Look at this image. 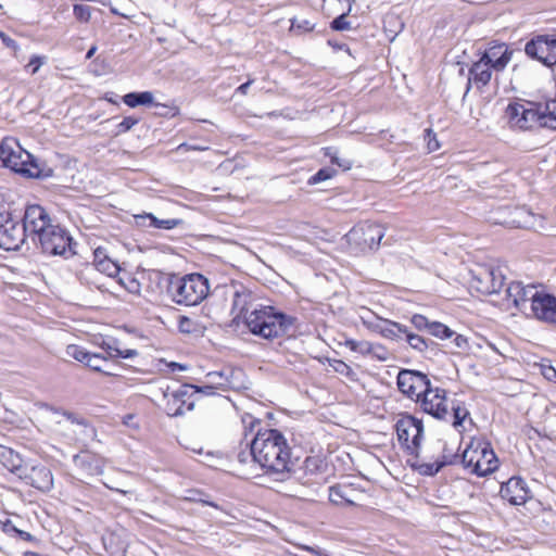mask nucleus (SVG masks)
Here are the masks:
<instances>
[{
	"label": "nucleus",
	"mask_w": 556,
	"mask_h": 556,
	"mask_svg": "<svg viewBox=\"0 0 556 556\" xmlns=\"http://www.w3.org/2000/svg\"><path fill=\"white\" fill-rule=\"evenodd\" d=\"M232 289V323L242 320L252 334L266 340L285 337L294 327L296 317L271 305L255 304L254 294L243 285L233 286Z\"/></svg>",
	"instance_id": "f257e3e1"
},
{
	"label": "nucleus",
	"mask_w": 556,
	"mask_h": 556,
	"mask_svg": "<svg viewBox=\"0 0 556 556\" xmlns=\"http://www.w3.org/2000/svg\"><path fill=\"white\" fill-rule=\"evenodd\" d=\"M254 438L257 465L267 475L285 476L291 471L290 447L285 435L277 429H258Z\"/></svg>",
	"instance_id": "f03ea898"
},
{
	"label": "nucleus",
	"mask_w": 556,
	"mask_h": 556,
	"mask_svg": "<svg viewBox=\"0 0 556 556\" xmlns=\"http://www.w3.org/2000/svg\"><path fill=\"white\" fill-rule=\"evenodd\" d=\"M0 166L27 178H45L52 175L51 168L42 166L12 137H7L0 142Z\"/></svg>",
	"instance_id": "7ed1b4c3"
},
{
	"label": "nucleus",
	"mask_w": 556,
	"mask_h": 556,
	"mask_svg": "<svg viewBox=\"0 0 556 556\" xmlns=\"http://www.w3.org/2000/svg\"><path fill=\"white\" fill-rule=\"evenodd\" d=\"M208 291V279L202 274L170 275L167 278L166 294L178 305H199Z\"/></svg>",
	"instance_id": "20e7f679"
},
{
	"label": "nucleus",
	"mask_w": 556,
	"mask_h": 556,
	"mask_svg": "<svg viewBox=\"0 0 556 556\" xmlns=\"http://www.w3.org/2000/svg\"><path fill=\"white\" fill-rule=\"evenodd\" d=\"M462 464L470 468L471 473L484 477L498 466V459L489 442H471L462 454Z\"/></svg>",
	"instance_id": "39448f33"
},
{
	"label": "nucleus",
	"mask_w": 556,
	"mask_h": 556,
	"mask_svg": "<svg viewBox=\"0 0 556 556\" xmlns=\"http://www.w3.org/2000/svg\"><path fill=\"white\" fill-rule=\"evenodd\" d=\"M397 440L404 451L415 457L419 456V447L424 437L422 421L405 414L395 424Z\"/></svg>",
	"instance_id": "423d86ee"
},
{
	"label": "nucleus",
	"mask_w": 556,
	"mask_h": 556,
	"mask_svg": "<svg viewBox=\"0 0 556 556\" xmlns=\"http://www.w3.org/2000/svg\"><path fill=\"white\" fill-rule=\"evenodd\" d=\"M358 316L364 327L372 332L379 333L384 339L396 342L404 340L407 326L384 319L366 307L359 309Z\"/></svg>",
	"instance_id": "0eeeda50"
},
{
	"label": "nucleus",
	"mask_w": 556,
	"mask_h": 556,
	"mask_svg": "<svg viewBox=\"0 0 556 556\" xmlns=\"http://www.w3.org/2000/svg\"><path fill=\"white\" fill-rule=\"evenodd\" d=\"M23 243L21 218L0 204V248L5 251H17Z\"/></svg>",
	"instance_id": "6e6552de"
},
{
	"label": "nucleus",
	"mask_w": 556,
	"mask_h": 556,
	"mask_svg": "<svg viewBox=\"0 0 556 556\" xmlns=\"http://www.w3.org/2000/svg\"><path fill=\"white\" fill-rule=\"evenodd\" d=\"M525 53L546 67L556 66V34L533 35L525 45Z\"/></svg>",
	"instance_id": "1a4fd4ad"
},
{
	"label": "nucleus",
	"mask_w": 556,
	"mask_h": 556,
	"mask_svg": "<svg viewBox=\"0 0 556 556\" xmlns=\"http://www.w3.org/2000/svg\"><path fill=\"white\" fill-rule=\"evenodd\" d=\"M384 237V228L375 223L364 222L354 226L346 235L348 241L359 250H377Z\"/></svg>",
	"instance_id": "9d476101"
},
{
	"label": "nucleus",
	"mask_w": 556,
	"mask_h": 556,
	"mask_svg": "<svg viewBox=\"0 0 556 556\" xmlns=\"http://www.w3.org/2000/svg\"><path fill=\"white\" fill-rule=\"evenodd\" d=\"M21 225L24 242L28 236L33 237V240H35V238L40 240L43 233H46V230L53 226L46 210L37 204L28 205L25 208Z\"/></svg>",
	"instance_id": "9b49d317"
},
{
	"label": "nucleus",
	"mask_w": 556,
	"mask_h": 556,
	"mask_svg": "<svg viewBox=\"0 0 556 556\" xmlns=\"http://www.w3.org/2000/svg\"><path fill=\"white\" fill-rule=\"evenodd\" d=\"M430 380L421 371L401 369L397 374L396 384L399 391L410 400H418L422 392L428 390Z\"/></svg>",
	"instance_id": "f8f14e48"
},
{
	"label": "nucleus",
	"mask_w": 556,
	"mask_h": 556,
	"mask_svg": "<svg viewBox=\"0 0 556 556\" xmlns=\"http://www.w3.org/2000/svg\"><path fill=\"white\" fill-rule=\"evenodd\" d=\"M420 403L422 410L437 419L447 420L450 415L446 404V392L441 388H432L429 383L428 390L422 392L416 401Z\"/></svg>",
	"instance_id": "ddd939ff"
},
{
	"label": "nucleus",
	"mask_w": 556,
	"mask_h": 556,
	"mask_svg": "<svg viewBox=\"0 0 556 556\" xmlns=\"http://www.w3.org/2000/svg\"><path fill=\"white\" fill-rule=\"evenodd\" d=\"M43 253L63 256L70 248V235L66 229L53 225L39 240Z\"/></svg>",
	"instance_id": "4468645a"
},
{
	"label": "nucleus",
	"mask_w": 556,
	"mask_h": 556,
	"mask_svg": "<svg viewBox=\"0 0 556 556\" xmlns=\"http://www.w3.org/2000/svg\"><path fill=\"white\" fill-rule=\"evenodd\" d=\"M527 316L546 324H556V296L540 292L530 303Z\"/></svg>",
	"instance_id": "2eb2a0df"
},
{
	"label": "nucleus",
	"mask_w": 556,
	"mask_h": 556,
	"mask_svg": "<svg viewBox=\"0 0 556 556\" xmlns=\"http://www.w3.org/2000/svg\"><path fill=\"white\" fill-rule=\"evenodd\" d=\"M507 300L527 316L530 303L538 296L540 291L532 285L525 286L519 281H511L505 289Z\"/></svg>",
	"instance_id": "dca6fc26"
},
{
	"label": "nucleus",
	"mask_w": 556,
	"mask_h": 556,
	"mask_svg": "<svg viewBox=\"0 0 556 556\" xmlns=\"http://www.w3.org/2000/svg\"><path fill=\"white\" fill-rule=\"evenodd\" d=\"M73 462L78 470L76 479L79 481H83L84 478L102 473L103 458L94 451H91V448L80 450L79 454L73 456Z\"/></svg>",
	"instance_id": "f3484780"
},
{
	"label": "nucleus",
	"mask_w": 556,
	"mask_h": 556,
	"mask_svg": "<svg viewBox=\"0 0 556 556\" xmlns=\"http://www.w3.org/2000/svg\"><path fill=\"white\" fill-rule=\"evenodd\" d=\"M501 497L511 505H523L532 497L527 482L520 477H511L502 483L500 490Z\"/></svg>",
	"instance_id": "a211bd4d"
},
{
	"label": "nucleus",
	"mask_w": 556,
	"mask_h": 556,
	"mask_svg": "<svg viewBox=\"0 0 556 556\" xmlns=\"http://www.w3.org/2000/svg\"><path fill=\"white\" fill-rule=\"evenodd\" d=\"M471 286L481 294L500 293L505 287L504 276L494 268L483 269L478 276H473Z\"/></svg>",
	"instance_id": "6ab92c4d"
},
{
	"label": "nucleus",
	"mask_w": 556,
	"mask_h": 556,
	"mask_svg": "<svg viewBox=\"0 0 556 556\" xmlns=\"http://www.w3.org/2000/svg\"><path fill=\"white\" fill-rule=\"evenodd\" d=\"M72 348H74L72 357L77 362L93 371L101 372L105 376H114V374L108 369L109 361L104 354L89 352L81 346L72 345Z\"/></svg>",
	"instance_id": "aec40b11"
},
{
	"label": "nucleus",
	"mask_w": 556,
	"mask_h": 556,
	"mask_svg": "<svg viewBox=\"0 0 556 556\" xmlns=\"http://www.w3.org/2000/svg\"><path fill=\"white\" fill-rule=\"evenodd\" d=\"M17 477L24 480L26 484L43 492L49 491L53 484L52 473L50 469L45 466L27 468V466L24 465L22 475Z\"/></svg>",
	"instance_id": "412c9836"
},
{
	"label": "nucleus",
	"mask_w": 556,
	"mask_h": 556,
	"mask_svg": "<svg viewBox=\"0 0 556 556\" xmlns=\"http://www.w3.org/2000/svg\"><path fill=\"white\" fill-rule=\"evenodd\" d=\"M513 50L503 42H491L488 49L482 53L481 59L486 62L494 71L502 72L510 62Z\"/></svg>",
	"instance_id": "4be33fe9"
},
{
	"label": "nucleus",
	"mask_w": 556,
	"mask_h": 556,
	"mask_svg": "<svg viewBox=\"0 0 556 556\" xmlns=\"http://www.w3.org/2000/svg\"><path fill=\"white\" fill-rule=\"evenodd\" d=\"M72 434H74L75 443L80 450H90L97 442V431L94 427L85 419L76 418L72 414Z\"/></svg>",
	"instance_id": "5701e85b"
},
{
	"label": "nucleus",
	"mask_w": 556,
	"mask_h": 556,
	"mask_svg": "<svg viewBox=\"0 0 556 556\" xmlns=\"http://www.w3.org/2000/svg\"><path fill=\"white\" fill-rule=\"evenodd\" d=\"M492 70L493 68L481 58L475 62L469 68V76L465 94L469 92L472 84L479 90L484 88L492 78Z\"/></svg>",
	"instance_id": "b1692460"
},
{
	"label": "nucleus",
	"mask_w": 556,
	"mask_h": 556,
	"mask_svg": "<svg viewBox=\"0 0 556 556\" xmlns=\"http://www.w3.org/2000/svg\"><path fill=\"white\" fill-rule=\"evenodd\" d=\"M96 344L103 350L108 361L114 358H132L138 355V351L135 349L122 350L118 340L114 338H100L96 341Z\"/></svg>",
	"instance_id": "393cba45"
},
{
	"label": "nucleus",
	"mask_w": 556,
	"mask_h": 556,
	"mask_svg": "<svg viewBox=\"0 0 556 556\" xmlns=\"http://www.w3.org/2000/svg\"><path fill=\"white\" fill-rule=\"evenodd\" d=\"M514 214L515 218L511 220V223L515 224L516 227L532 229H536V227H543V217L533 214L526 207H517Z\"/></svg>",
	"instance_id": "a878e982"
},
{
	"label": "nucleus",
	"mask_w": 556,
	"mask_h": 556,
	"mask_svg": "<svg viewBox=\"0 0 556 556\" xmlns=\"http://www.w3.org/2000/svg\"><path fill=\"white\" fill-rule=\"evenodd\" d=\"M0 463L12 473L18 476L23 471V459L12 448L0 444Z\"/></svg>",
	"instance_id": "bb28decb"
},
{
	"label": "nucleus",
	"mask_w": 556,
	"mask_h": 556,
	"mask_svg": "<svg viewBox=\"0 0 556 556\" xmlns=\"http://www.w3.org/2000/svg\"><path fill=\"white\" fill-rule=\"evenodd\" d=\"M325 470V463L318 456H308L305 458L302 467L300 468V472L303 475L296 476V479L302 480L303 484L309 483L311 476H316L321 473Z\"/></svg>",
	"instance_id": "cd10ccee"
},
{
	"label": "nucleus",
	"mask_w": 556,
	"mask_h": 556,
	"mask_svg": "<svg viewBox=\"0 0 556 556\" xmlns=\"http://www.w3.org/2000/svg\"><path fill=\"white\" fill-rule=\"evenodd\" d=\"M206 378L208 379V384L199 387L194 386V393H203L204 395L211 396L216 394V390L227 391L230 389L231 382H227L226 380L224 382L217 381V378H223L222 374H207Z\"/></svg>",
	"instance_id": "c85d7f7f"
},
{
	"label": "nucleus",
	"mask_w": 556,
	"mask_h": 556,
	"mask_svg": "<svg viewBox=\"0 0 556 556\" xmlns=\"http://www.w3.org/2000/svg\"><path fill=\"white\" fill-rule=\"evenodd\" d=\"M122 100L129 108H137L139 105H160V103L154 102V97L151 91L128 92L123 96Z\"/></svg>",
	"instance_id": "c756f323"
},
{
	"label": "nucleus",
	"mask_w": 556,
	"mask_h": 556,
	"mask_svg": "<svg viewBox=\"0 0 556 556\" xmlns=\"http://www.w3.org/2000/svg\"><path fill=\"white\" fill-rule=\"evenodd\" d=\"M146 219H149L150 227L157 229H173L182 223V220L178 218L160 219L151 213L136 216V220L140 225H143Z\"/></svg>",
	"instance_id": "7c9ffc66"
},
{
	"label": "nucleus",
	"mask_w": 556,
	"mask_h": 556,
	"mask_svg": "<svg viewBox=\"0 0 556 556\" xmlns=\"http://www.w3.org/2000/svg\"><path fill=\"white\" fill-rule=\"evenodd\" d=\"M194 388L193 384L185 383L181 384L178 389L168 391L164 395L165 396H173L174 399H177L180 404L184 406H187V410H191L194 407V402L191 401V397L194 394Z\"/></svg>",
	"instance_id": "2f4dec72"
},
{
	"label": "nucleus",
	"mask_w": 556,
	"mask_h": 556,
	"mask_svg": "<svg viewBox=\"0 0 556 556\" xmlns=\"http://www.w3.org/2000/svg\"><path fill=\"white\" fill-rule=\"evenodd\" d=\"M352 490L342 484H334L329 488V501L334 505L353 506L355 503L350 498L349 493Z\"/></svg>",
	"instance_id": "473e14b6"
},
{
	"label": "nucleus",
	"mask_w": 556,
	"mask_h": 556,
	"mask_svg": "<svg viewBox=\"0 0 556 556\" xmlns=\"http://www.w3.org/2000/svg\"><path fill=\"white\" fill-rule=\"evenodd\" d=\"M180 498L184 502L200 503L202 505H206V506H211L216 509H219L218 504L211 501L210 495L200 489H188L185 491V495H182Z\"/></svg>",
	"instance_id": "72a5a7b5"
},
{
	"label": "nucleus",
	"mask_w": 556,
	"mask_h": 556,
	"mask_svg": "<svg viewBox=\"0 0 556 556\" xmlns=\"http://www.w3.org/2000/svg\"><path fill=\"white\" fill-rule=\"evenodd\" d=\"M404 340L409 344V346L420 353H424L431 345H435V343L431 340H427L424 337L410 331L408 328L404 336Z\"/></svg>",
	"instance_id": "f704fd0d"
},
{
	"label": "nucleus",
	"mask_w": 556,
	"mask_h": 556,
	"mask_svg": "<svg viewBox=\"0 0 556 556\" xmlns=\"http://www.w3.org/2000/svg\"><path fill=\"white\" fill-rule=\"evenodd\" d=\"M242 442L240 443L239 451L236 454L237 460L242 464H257V456L254 453V438L244 444L242 447Z\"/></svg>",
	"instance_id": "c9c22d12"
},
{
	"label": "nucleus",
	"mask_w": 556,
	"mask_h": 556,
	"mask_svg": "<svg viewBox=\"0 0 556 556\" xmlns=\"http://www.w3.org/2000/svg\"><path fill=\"white\" fill-rule=\"evenodd\" d=\"M448 462L435 460L433 463H422L414 466L418 472L422 476L432 477L435 476L443 467L447 466Z\"/></svg>",
	"instance_id": "e433bc0d"
},
{
	"label": "nucleus",
	"mask_w": 556,
	"mask_h": 556,
	"mask_svg": "<svg viewBox=\"0 0 556 556\" xmlns=\"http://www.w3.org/2000/svg\"><path fill=\"white\" fill-rule=\"evenodd\" d=\"M428 332L441 340L452 338L455 332L440 321H431Z\"/></svg>",
	"instance_id": "4c0bfd02"
},
{
	"label": "nucleus",
	"mask_w": 556,
	"mask_h": 556,
	"mask_svg": "<svg viewBox=\"0 0 556 556\" xmlns=\"http://www.w3.org/2000/svg\"><path fill=\"white\" fill-rule=\"evenodd\" d=\"M325 155L330 159L332 164L338 165L343 170H349L352 167V161L340 157L338 150L332 147L325 148Z\"/></svg>",
	"instance_id": "58836bf2"
},
{
	"label": "nucleus",
	"mask_w": 556,
	"mask_h": 556,
	"mask_svg": "<svg viewBox=\"0 0 556 556\" xmlns=\"http://www.w3.org/2000/svg\"><path fill=\"white\" fill-rule=\"evenodd\" d=\"M452 412L453 414H450L447 417H452V425L455 428L460 427L464 420L469 416V412L465 407L464 403L453 404Z\"/></svg>",
	"instance_id": "ea45409f"
},
{
	"label": "nucleus",
	"mask_w": 556,
	"mask_h": 556,
	"mask_svg": "<svg viewBox=\"0 0 556 556\" xmlns=\"http://www.w3.org/2000/svg\"><path fill=\"white\" fill-rule=\"evenodd\" d=\"M344 345L349 348L353 352H357L361 354H370L372 352L374 345L368 341H356L354 339H348L344 342Z\"/></svg>",
	"instance_id": "a19ab883"
},
{
	"label": "nucleus",
	"mask_w": 556,
	"mask_h": 556,
	"mask_svg": "<svg viewBox=\"0 0 556 556\" xmlns=\"http://www.w3.org/2000/svg\"><path fill=\"white\" fill-rule=\"evenodd\" d=\"M97 269L109 277H115L119 273L121 267L117 262L109 257L106 261H99Z\"/></svg>",
	"instance_id": "79ce46f5"
},
{
	"label": "nucleus",
	"mask_w": 556,
	"mask_h": 556,
	"mask_svg": "<svg viewBox=\"0 0 556 556\" xmlns=\"http://www.w3.org/2000/svg\"><path fill=\"white\" fill-rule=\"evenodd\" d=\"M336 174H337V170L334 168L323 167V168L318 169L317 173H315L313 176H311L308 178L307 184L311 186L319 184L321 181L331 179L333 176H336Z\"/></svg>",
	"instance_id": "37998d69"
},
{
	"label": "nucleus",
	"mask_w": 556,
	"mask_h": 556,
	"mask_svg": "<svg viewBox=\"0 0 556 556\" xmlns=\"http://www.w3.org/2000/svg\"><path fill=\"white\" fill-rule=\"evenodd\" d=\"M139 122H140L139 117H135V116L124 117L123 121L116 125L114 136H119L122 134L129 131Z\"/></svg>",
	"instance_id": "c03bdc74"
},
{
	"label": "nucleus",
	"mask_w": 556,
	"mask_h": 556,
	"mask_svg": "<svg viewBox=\"0 0 556 556\" xmlns=\"http://www.w3.org/2000/svg\"><path fill=\"white\" fill-rule=\"evenodd\" d=\"M167 403L165 406L166 414L172 417L180 416L185 413L184 405L178 402L177 399L173 396H166Z\"/></svg>",
	"instance_id": "a18cd8bd"
},
{
	"label": "nucleus",
	"mask_w": 556,
	"mask_h": 556,
	"mask_svg": "<svg viewBox=\"0 0 556 556\" xmlns=\"http://www.w3.org/2000/svg\"><path fill=\"white\" fill-rule=\"evenodd\" d=\"M350 14V12L344 11L339 16L333 18L330 22V28L336 31H343L351 29V23L346 21V16Z\"/></svg>",
	"instance_id": "49530a36"
},
{
	"label": "nucleus",
	"mask_w": 556,
	"mask_h": 556,
	"mask_svg": "<svg viewBox=\"0 0 556 556\" xmlns=\"http://www.w3.org/2000/svg\"><path fill=\"white\" fill-rule=\"evenodd\" d=\"M410 323L419 331H422V330L428 331L430 324H431V321L426 316H424L421 314H414L410 318Z\"/></svg>",
	"instance_id": "de8ad7c7"
},
{
	"label": "nucleus",
	"mask_w": 556,
	"mask_h": 556,
	"mask_svg": "<svg viewBox=\"0 0 556 556\" xmlns=\"http://www.w3.org/2000/svg\"><path fill=\"white\" fill-rule=\"evenodd\" d=\"M75 17L80 22H87L90 18V8L84 4H75L73 8Z\"/></svg>",
	"instance_id": "09e8293b"
},
{
	"label": "nucleus",
	"mask_w": 556,
	"mask_h": 556,
	"mask_svg": "<svg viewBox=\"0 0 556 556\" xmlns=\"http://www.w3.org/2000/svg\"><path fill=\"white\" fill-rule=\"evenodd\" d=\"M178 328L182 333H192L195 330V325L191 318L187 316H180L178 320Z\"/></svg>",
	"instance_id": "8fccbe9b"
},
{
	"label": "nucleus",
	"mask_w": 556,
	"mask_h": 556,
	"mask_svg": "<svg viewBox=\"0 0 556 556\" xmlns=\"http://www.w3.org/2000/svg\"><path fill=\"white\" fill-rule=\"evenodd\" d=\"M291 27L293 29H299L302 31H312L315 27L313 23H311L308 20H295L293 18L291 21Z\"/></svg>",
	"instance_id": "3c124183"
},
{
	"label": "nucleus",
	"mask_w": 556,
	"mask_h": 556,
	"mask_svg": "<svg viewBox=\"0 0 556 556\" xmlns=\"http://www.w3.org/2000/svg\"><path fill=\"white\" fill-rule=\"evenodd\" d=\"M330 365L337 372H339L341 375L349 376L352 372V368L345 362H343L341 359H333L330 363Z\"/></svg>",
	"instance_id": "603ef678"
},
{
	"label": "nucleus",
	"mask_w": 556,
	"mask_h": 556,
	"mask_svg": "<svg viewBox=\"0 0 556 556\" xmlns=\"http://www.w3.org/2000/svg\"><path fill=\"white\" fill-rule=\"evenodd\" d=\"M46 58L45 56H38L34 55L28 64L26 65L27 68H31V74H36L40 66L45 63Z\"/></svg>",
	"instance_id": "864d4df0"
},
{
	"label": "nucleus",
	"mask_w": 556,
	"mask_h": 556,
	"mask_svg": "<svg viewBox=\"0 0 556 556\" xmlns=\"http://www.w3.org/2000/svg\"><path fill=\"white\" fill-rule=\"evenodd\" d=\"M426 139H428L429 151H435L440 148L437 136L431 129H426Z\"/></svg>",
	"instance_id": "5fc2aeb1"
},
{
	"label": "nucleus",
	"mask_w": 556,
	"mask_h": 556,
	"mask_svg": "<svg viewBox=\"0 0 556 556\" xmlns=\"http://www.w3.org/2000/svg\"><path fill=\"white\" fill-rule=\"evenodd\" d=\"M457 459H458V455L457 454H453L452 452L447 453V445L444 444L443 445V455L440 458H438L437 460L448 462L447 463V466H448V465L455 464Z\"/></svg>",
	"instance_id": "6e6d98bb"
},
{
	"label": "nucleus",
	"mask_w": 556,
	"mask_h": 556,
	"mask_svg": "<svg viewBox=\"0 0 556 556\" xmlns=\"http://www.w3.org/2000/svg\"><path fill=\"white\" fill-rule=\"evenodd\" d=\"M543 377L548 381H555L556 379V369L552 365H542L541 370Z\"/></svg>",
	"instance_id": "4d7b16f0"
},
{
	"label": "nucleus",
	"mask_w": 556,
	"mask_h": 556,
	"mask_svg": "<svg viewBox=\"0 0 556 556\" xmlns=\"http://www.w3.org/2000/svg\"><path fill=\"white\" fill-rule=\"evenodd\" d=\"M453 343L459 350L467 351L469 349L468 339L463 334H456V337L453 340Z\"/></svg>",
	"instance_id": "13d9d810"
},
{
	"label": "nucleus",
	"mask_w": 556,
	"mask_h": 556,
	"mask_svg": "<svg viewBox=\"0 0 556 556\" xmlns=\"http://www.w3.org/2000/svg\"><path fill=\"white\" fill-rule=\"evenodd\" d=\"M109 258V256L105 254V251L101 248H98L94 250L93 252V263H94V266L96 268L98 267V262L99 261H106Z\"/></svg>",
	"instance_id": "bf43d9fd"
},
{
	"label": "nucleus",
	"mask_w": 556,
	"mask_h": 556,
	"mask_svg": "<svg viewBox=\"0 0 556 556\" xmlns=\"http://www.w3.org/2000/svg\"><path fill=\"white\" fill-rule=\"evenodd\" d=\"M0 38H1L2 42H3L8 48H11V49H14V50H16V49H17V45H16L15 40H13L10 36H8L7 34H4L3 31H0Z\"/></svg>",
	"instance_id": "052dcab7"
},
{
	"label": "nucleus",
	"mask_w": 556,
	"mask_h": 556,
	"mask_svg": "<svg viewBox=\"0 0 556 556\" xmlns=\"http://www.w3.org/2000/svg\"><path fill=\"white\" fill-rule=\"evenodd\" d=\"M206 148H203V147H200V146H192V144H189L187 142H184V143L179 144L178 148H177L178 151H190V150L203 151Z\"/></svg>",
	"instance_id": "680f3d73"
},
{
	"label": "nucleus",
	"mask_w": 556,
	"mask_h": 556,
	"mask_svg": "<svg viewBox=\"0 0 556 556\" xmlns=\"http://www.w3.org/2000/svg\"><path fill=\"white\" fill-rule=\"evenodd\" d=\"M4 528H5V531H9L10 529L16 531L18 533V535L26 541H30L33 539V535L30 533H28L26 531L16 530L13 526L4 525Z\"/></svg>",
	"instance_id": "e2e57ef3"
},
{
	"label": "nucleus",
	"mask_w": 556,
	"mask_h": 556,
	"mask_svg": "<svg viewBox=\"0 0 556 556\" xmlns=\"http://www.w3.org/2000/svg\"><path fill=\"white\" fill-rule=\"evenodd\" d=\"M253 79H249L248 81H245L244 84L240 85L237 89H236V92L237 93H240V94H247L248 93V89L249 87L253 84Z\"/></svg>",
	"instance_id": "0e129e2a"
},
{
	"label": "nucleus",
	"mask_w": 556,
	"mask_h": 556,
	"mask_svg": "<svg viewBox=\"0 0 556 556\" xmlns=\"http://www.w3.org/2000/svg\"><path fill=\"white\" fill-rule=\"evenodd\" d=\"M134 419H135V416L129 414V415H126L124 418H123V424L128 426V427H135L137 428V425H134Z\"/></svg>",
	"instance_id": "69168bd1"
},
{
	"label": "nucleus",
	"mask_w": 556,
	"mask_h": 556,
	"mask_svg": "<svg viewBox=\"0 0 556 556\" xmlns=\"http://www.w3.org/2000/svg\"><path fill=\"white\" fill-rule=\"evenodd\" d=\"M329 46L333 47L337 50H349L348 46L345 43H338L332 40H328Z\"/></svg>",
	"instance_id": "338daca9"
},
{
	"label": "nucleus",
	"mask_w": 556,
	"mask_h": 556,
	"mask_svg": "<svg viewBox=\"0 0 556 556\" xmlns=\"http://www.w3.org/2000/svg\"><path fill=\"white\" fill-rule=\"evenodd\" d=\"M157 108L162 109L159 112V114L162 115V116H167L169 114V111L175 110V108H169V106L164 105V104H160Z\"/></svg>",
	"instance_id": "774afa93"
}]
</instances>
